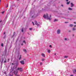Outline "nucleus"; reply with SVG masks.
Listing matches in <instances>:
<instances>
[{
    "instance_id": "1",
    "label": "nucleus",
    "mask_w": 76,
    "mask_h": 76,
    "mask_svg": "<svg viewBox=\"0 0 76 76\" xmlns=\"http://www.w3.org/2000/svg\"><path fill=\"white\" fill-rule=\"evenodd\" d=\"M43 18H45V19H47L50 20H51V15H50V17H48V14H46V15H43Z\"/></svg>"
},
{
    "instance_id": "2",
    "label": "nucleus",
    "mask_w": 76,
    "mask_h": 76,
    "mask_svg": "<svg viewBox=\"0 0 76 76\" xmlns=\"http://www.w3.org/2000/svg\"><path fill=\"white\" fill-rule=\"evenodd\" d=\"M61 32V30L60 29H58L57 31V34H60Z\"/></svg>"
},
{
    "instance_id": "3",
    "label": "nucleus",
    "mask_w": 76,
    "mask_h": 76,
    "mask_svg": "<svg viewBox=\"0 0 76 76\" xmlns=\"http://www.w3.org/2000/svg\"><path fill=\"white\" fill-rule=\"evenodd\" d=\"M18 70H17V69H15V70L14 71V73L15 75L18 74Z\"/></svg>"
},
{
    "instance_id": "4",
    "label": "nucleus",
    "mask_w": 76,
    "mask_h": 76,
    "mask_svg": "<svg viewBox=\"0 0 76 76\" xmlns=\"http://www.w3.org/2000/svg\"><path fill=\"white\" fill-rule=\"evenodd\" d=\"M18 70H19V71L21 72H23V69H22V68H18Z\"/></svg>"
},
{
    "instance_id": "5",
    "label": "nucleus",
    "mask_w": 76,
    "mask_h": 76,
    "mask_svg": "<svg viewBox=\"0 0 76 76\" xmlns=\"http://www.w3.org/2000/svg\"><path fill=\"white\" fill-rule=\"evenodd\" d=\"M20 62L21 64L23 65L25 64V62H24V61H20Z\"/></svg>"
},
{
    "instance_id": "6",
    "label": "nucleus",
    "mask_w": 76,
    "mask_h": 76,
    "mask_svg": "<svg viewBox=\"0 0 76 76\" xmlns=\"http://www.w3.org/2000/svg\"><path fill=\"white\" fill-rule=\"evenodd\" d=\"M58 20V19H55L54 22H57Z\"/></svg>"
},
{
    "instance_id": "7",
    "label": "nucleus",
    "mask_w": 76,
    "mask_h": 76,
    "mask_svg": "<svg viewBox=\"0 0 76 76\" xmlns=\"http://www.w3.org/2000/svg\"><path fill=\"white\" fill-rule=\"evenodd\" d=\"M42 56H43L44 57H45V54L44 53H42Z\"/></svg>"
},
{
    "instance_id": "8",
    "label": "nucleus",
    "mask_w": 76,
    "mask_h": 76,
    "mask_svg": "<svg viewBox=\"0 0 76 76\" xmlns=\"http://www.w3.org/2000/svg\"><path fill=\"white\" fill-rule=\"evenodd\" d=\"M68 9L69 10H73V9L72 8L70 7Z\"/></svg>"
},
{
    "instance_id": "9",
    "label": "nucleus",
    "mask_w": 76,
    "mask_h": 76,
    "mask_svg": "<svg viewBox=\"0 0 76 76\" xmlns=\"http://www.w3.org/2000/svg\"><path fill=\"white\" fill-rule=\"evenodd\" d=\"M34 23H35V25H37L38 23H37V21H34Z\"/></svg>"
},
{
    "instance_id": "10",
    "label": "nucleus",
    "mask_w": 76,
    "mask_h": 76,
    "mask_svg": "<svg viewBox=\"0 0 76 76\" xmlns=\"http://www.w3.org/2000/svg\"><path fill=\"white\" fill-rule=\"evenodd\" d=\"M71 7H73V6H74V5L72 3H71Z\"/></svg>"
},
{
    "instance_id": "11",
    "label": "nucleus",
    "mask_w": 76,
    "mask_h": 76,
    "mask_svg": "<svg viewBox=\"0 0 76 76\" xmlns=\"http://www.w3.org/2000/svg\"><path fill=\"white\" fill-rule=\"evenodd\" d=\"M20 56V57L19 58V60H20V59H21V55H20V56Z\"/></svg>"
},
{
    "instance_id": "12",
    "label": "nucleus",
    "mask_w": 76,
    "mask_h": 76,
    "mask_svg": "<svg viewBox=\"0 0 76 76\" xmlns=\"http://www.w3.org/2000/svg\"><path fill=\"white\" fill-rule=\"evenodd\" d=\"M48 52L49 53H50V52H51V50H48Z\"/></svg>"
},
{
    "instance_id": "13",
    "label": "nucleus",
    "mask_w": 76,
    "mask_h": 76,
    "mask_svg": "<svg viewBox=\"0 0 76 76\" xmlns=\"http://www.w3.org/2000/svg\"><path fill=\"white\" fill-rule=\"evenodd\" d=\"M23 51H24V52H25V53L26 52V49H23Z\"/></svg>"
},
{
    "instance_id": "14",
    "label": "nucleus",
    "mask_w": 76,
    "mask_h": 76,
    "mask_svg": "<svg viewBox=\"0 0 76 76\" xmlns=\"http://www.w3.org/2000/svg\"><path fill=\"white\" fill-rule=\"evenodd\" d=\"M69 26H71V27H72V26H73V24H70L69 25Z\"/></svg>"
},
{
    "instance_id": "15",
    "label": "nucleus",
    "mask_w": 76,
    "mask_h": 76,
    "mask_svg": "<svg viewBox=\"0 0 76 76\" xmlns=\"http://www.w3.org/2000/svg\"><path fill=\"white\" fill-rule=\"evenodd\" d=\"M67 57H68V56H64V58H67Z\"/></svg>"
},
{
    "instance_id": "16",
    "label": "nucleus",
    "mask_w": 76,
    "mask_h": 76,
    "mask_svg": "<svg viewBox=\"0 0 76 76\" xmlns=\"http://www.w3.org/2000/svg\"><path fill=\"white\" fill-rule=\"evenodd\" d=\"M73 31H75L76 30V28H73L72 29Z\"/></svg>"
},
{
    "instance_id": "17",
    "label": "nucleus",
    "mask_w": 76,
    "mask_h": 76,
    "mask_svg": "<svg viewBox=\"0 0 76 76\" xmlns=\"http://www.w3.org/2000/svg\"><path fill=\"white\" fill-rule=\"evenodd\" d=\"M32 18H34V16H35V15H34V14H32Z\"/></svg>"
},
{
    "instance_id": "18",
    "label": "nucleus",
    "mask_w": 76,
    "mask_h": 76,
    "mask_svg": "<svg viewBox=\"0 0 76 76\" xmlns=\"http://www.w3.org/2000/svg\"><path fill=\"white\" fill-rule=\"evenodd\" d=\"M36 25H37V26H39V24L37 23Z\"/></svg>"
},
{
    "instance_id": "19",
    "label": "nucleus",
    "mask_w": 76,
    "mask_h": 76,
    "mask_svg": "<svg viewBox=\"0 0 76 76\" xmlns=\"http://www.w3.org/2000/svg\"><path fill=\"white\" fill-rule=\"evenodd\" d=\"M21 31H22V32H23V28H22V29Z\"/></svg>"
},
{
    "instance_id": "20",
    "label": "nucleus",
    "mask_w": 76,
    "mask_h": 76,
    "mask_svg": "<svg viewBox=\"0 0 76 76\" xmlns=\"http://www.w3.org/2000/svg\"><path fill=\"white\" fill-rule=\"evenodd\" d=\"M64 40L65 41H67V38H65L64 39Z\"/></svg>"
},
{
    "instance_id": "21",
    "label": "nucleus",
    "mask_w": 76,
    "mask_h": 76,
    "mask_svg": "<svg viewBox=\"0 0 76 76\" xmlns=\"http://www.w3.org/2000/svg\"><path fill=\"white\" fill-rule=\"evenodd\" d=\"M32 23L33 25H35V24L34 23V22H32Z\"/></svg>"
},
{
    "instance_id": "22",
    "label": "nucleus",
    "mask_w": 76,
    "mask_h": 76,
    "mask_svg": "<svg viewBox=\"0 0 76 76\" xmlns=\"http://www.w3.org/2000/svg\"><path fill=\"white\" fill-rule=\"evenodd\" d=\"M29 30H30V31H31V30H32V28H29Z\"/></svg>"
},
{
    "instance_id": "23",
    "label": "nucleus",
    "mask_w": 76,
    "mask_h": 76,
    "mask_svg": "<svg viewBox=\"0 0 76 76\" xmlns=\"http://www.w3.org/2000/svg\"><path fill=\"white\" fill-rule=\"evenodd\" d=\"M23 42H24V43H25V44H26V42H25V40L23 41Z\"/></svg>"
},
{
    "instance_id": "24",
    "label": "nucleus",
    "mask_w": 76,
    "mask_h": 76,
    "mask_svg": "<svg viewBox=\"0 0 76 76\" xmlns=\"http://www.w3.org/2000/svg\"><path fill=\"white\" fill-rule=\"evenodd\" d=\"M1 46L2 47H3V44L2 43V44H1Z\"/></svg>"
},
{
    "instance_id": "25",
    "label": "nucleus",
    "mask_w": 76,
    "mask_h": 76,
    "mask_svg": "<svg viewBox=\"0 0 76 76\" xmlns=\"http://www.w3.org/2000/svg\"><path fill=\"white\" fill-rule=\"evenodd\" d=\"M69 3H70V2H67V4H69Z\"/></svg>"
},
{
    "instance_id": "26",
    "label": "nucleus",
    "mask_w": 76,
    "mask_h": 76,
    "mask_svg": "<svg viewBox=\"0 0 76 76\" xmlns=\"http://www.w3.org/2000/svg\"><path fill=\"white\" fill-rule=\"evenodd\" d=\"M49 47H50V48H52V46H51V45H50L49 46Z\"/></svg>"
},
{
    "instance_id": "27",
    "label": "nucleus",
    "mask_w": 76,
    "mask_h": 76,
    "mask_svg": "<svg viewBox=\"0 0 76 76\" xmlns=\"http://www.w3.org/2000/svg\"><path fill=\"white\" fill-rule=\"evenodd\" d=\"M16 76H20V75H18L17 74L15 75Z\"/></svg>"
},
{
    "instance_id": "28",
    "label": "nucleus",
    "mask_w": 76,
    "mask_h": 76,
    "mask_svg": "<svg viewBox=\"0 0 76 76\" xmlns=\"http://www.w3.org/2000/svg\"><path fill=\"white\" fill-rule=\"evenodd\" d=\"M45 60V59H42V61H44Z\"/></svg>"
},
{
    "instance_id": "29",
    "label": "nucleus",
    "mask_w": 76,
    "mask_h": 76,
    "mask_svg": "<svg viewBox=\"0 0 76 76\" xmlns=\"http://www.w3.org/2000/svg\"><path fill=\"white\" fill-rule=\"evenodd\" d=\"M40 64L41 65H42V63H41Z\"/></svg>"
},
{
    "instance_id": "30",
    "label": "nucleus",
    "mask_w": 76,
    "mask_h": 76,
    "mask_svg": "<svg viewBox=\"0 0 76 76\" xmlns=\"http://www.w3.org/2000/svg\"><path fill=\"white\" fill-rule=\"evenodd\" d=\"M6 7H8V5L7 4V6Z\"/></svg>"
},
{
    "instance_id": "31",
    "label": "nucleus",
    "mask_w": 76,
    "mask_h": 76,
    "mask_svg": "<svg viewBox=\"0 0 76 76\" xmlns=\"http://www.w3.org/2000/svg\"><path fill=\"white\" fill-rule=\"evenodd\" d=\"M4 13V11L3 12H2V14H3V13Z\"/></svg>"
},
{
    "instance_id": "32",
    "label": "nucleus",
    "mask_w": 76,
    "mask_h": 76,
    "mask_svg": "<svg viewBox=\"0 0 76 76\" xmlns=\"http://www.w3.org/2000/svg\"><path fill=\"white\" fill-rule=\"evenodd\" d=\"M9 76H12V75H10V74H9Z\"/></svg>"
},
{
    "instance_id": "33",
    "label": "nucleus",
    "mask_w": 76,
    "mask_h": 76,
    "mask_svg": "<svg viewBox=\"0 0 76 76\" xmlns=\"http://www.w3.org/2000/svg\"><path fill=\"white\" fill-rule=\"evenodd\" d=\"M6 61H4V63H6Z\"/></svg>"
},
{
    "instance_id": "34",
    "label": "nucleus",
    "mask_w": 76,
    "mask_h": 76,
    "mask_svg": "<svg viewBox=\"0 0 76 76\" xmlns=\"http://www.w3.org/2000/svg\"><path fill=\"white\" fill-rule=\"evenodd\" d=\"M65 23H68V22H65Z\"/></svg>"
},
{
    "instance_id": "35",
    "label": "nucleus",
    "mask_w": 76,
    "mask_h": 76,
    "mask_svg": "<svg viewBox=\"0 0 76 76\" xmlns=\"http://www.w3.org/2000/svg\"><path fill=\"white\" fill-rule=\"evenodd\" d=\"M61 6H62V7H63V5H61Z\"/></svg>"
},
{
    "instance_id": "36",
    "label": "nucleus",
    "mask_w": 76,
    "mask_h": 76,
    "mask_svg": "<svg viewBox=\"0 0 76 76\" xmlns=\"http://www.w3.org/2000/svg\"><path fill=\"white\" fill-rule=\"evenodd\" d=\"M1 20H0V22H1Z\"/></svg>"
},
{
    "instance_id": "37",
    "label": "nucleus",
    "mask_w": 76,
    "mask_h": 76,
    "mask_svg": "<svg viewBox=\"0 0 76 76\" xmlns=\"http://www.w3.org/2000/svg\"><path fill=\"white\" fill-rule=\"evenodd\" d=\"M76 27V25H75V26H74V27Z\"/></svg>"
},
{
    "instance_id": "38",
    "label": "nucleus",
    "mask_w": 76,
    "mask_h": 76,
    "mask_svg": "<svg viewBox=\"0 0 76 76\" xmlns=\"http://www.w3.org/2000/svg\"><path fill=\"white\" fill-rule=\"evenodd\" d=\"M4 34H5V32H4Z\"/></svg>"
},
{
    "instance_id": "39",
    "label": "nucleus",
    "mask_w": 76,
    "mask_h": 76,
    "mask_svg": "<svg viewBox=\"0 0 76 76\" xmlns=\"http://www.w3.org/2000/svg\"><path fill=\"white\" fill-rule=\"evenodd\" d=\"M66 1H68V0H66Z\"/></svg>"
},
{
    "instance_id": "40",
    "label": "nucleus",
    "mask_w": 76,
    "mask_h": 76,
    "mask_svg": "<svg viewBox=\"0 0 76 76\" xmlns=\"http://www.w3.org/2000/svg\"><path fill=\"white\" fill-rule=\"evenodd\" d=\"M74 23H76V22H74Z\"/></svg>"
},
{
    "instance_id": "41",
    "label": "nucleus",
    "mask_w": 76,
    "mask_h": 76,
    "mask_svg": "<svg viewBox=\"0 0 76 76\" xmlns=\"http://www.w3.org/2000/svg\"><path fill=\"white\" fill-rule=\"evenodd\" d=\"M23 45V43H22V44H21V45Z\"/></svg>"
},
{
    "instance_id": "42",
    "label": "nucleus",
    "mask_w": 76,
    "mask_h": 76,
    "mask_svg": "<svg viewBox=\"0 0 76 76\" xmlns=\"http://www.w3.org/2000/svg\"><path fill=\"white\" fill-rule=\"evenodd\" d=\"M15 32H14V35H15Z\"/></svg>"
},
{
    "instance_id": "43",
    "label": "nucleus",
    "mask_w": 76,
    "mask_h": 76,
    "mask_svg": "<svg viewBox=\"0 0 76 76\" xmlns=\"http://www.w3.org/2000/svg\"><path fill=\"white\" fill-rule=\"evenodd\" d=\"M70 76H73V75H70Z\"/></svg>"
},
{
    "instance_id": "44",
    "label": "nucleus",
    "mask_w": 76,
    "mask_h": 76,
    "mask_svg": "<svg viewBox=\"0 0 76 76\" xmlns=\"http://www.w3.org/2000/svg\"><path fill=\"white\" fill-rule=\"evenodd\" d=\"M1 2V0H0V3Z\"/></svg>"
},
{
    "instance_id": "45",
    "label": "nucleus",
    "mask_w": 76,
    "mask_h": 76,
    "mask_svg": "<svg viewBox=\"0 0 76 76\" xmlns=\"http://www.w3.org/2000/svg\"><path fill=\"white\" fill-rule=\"evenodd\" d=\"M56 55V53H55V55Z\"/></svg>"
},
{
    "instance_id": "46",
    "label": "nucleus",
    "mask_w": 76,
    "mask_h": 76,
    "mask_svg": "<svg viewBox=\"0 0 76 76\" xmlns=\"http://www.w3.org/2000/svg\"><path fill=\"white\" fill-rule=\"evenodd\" d=\"M9 59H8V61H9Z\"/></svg>"
},
{
    "instance_id": "47",
    "label": "nucleus",
    "mask_w": 76,
    "mask_h": 76,
    "mask_svg": "<svg viewBox=\"0 0 76 76\" xmlns=\"http://www.w3.org/2000/svg\"><path fill=\"white\" fill-rule=\"evenodd\" d=\"M3 62V60H2V63Z\"/></svg>"
},
{
    "instance_id": "48",
    "label": "nucleus",
    "mask_w": 76,
    "mask_h": 76,
    "mask_svg": "<svg viewBox=\"0 0 76 76\" xmlns=\"http://www.w3.org/2000/svg\"><path fill=\"white\" fill-rule=\"evenodd\" d=\"M17 1H19V0H17Z\"/></svg>"
},
{
    "instance_id": "49",
    "label": "nucleus",
    "mask_w": 76,
    "mask_h": 76,
    "mask_svg": "<svg viewBox=\"0 0 76 76\" xmlns=\"http://www.w3.org/2000/svg\"><path fill=\"white\" fill-rule=\"evenodd\" d=\"M5 37H6V36H5Z\"/></svg>"
},
{
    "instance_id": "50",
    "label": "nucleus",
    "mask_w": 76,
    "mask_h": 76,
    "mask_svg": "<svg viewBox=\"0 0 76 76\" xmlns=\"http://www.w3.org/2000/svg\"><path fill=\"white\" fill-rule=\"evenodd\" d=\"M19 53H18V54H19Z\"/></svg>"
}]
</instances>
